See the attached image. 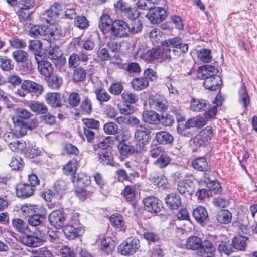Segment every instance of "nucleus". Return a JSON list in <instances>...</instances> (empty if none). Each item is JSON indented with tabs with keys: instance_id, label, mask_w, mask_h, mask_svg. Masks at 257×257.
<instances>
[{
	"instance_id": "obj_48",
	"label": "nucleus",
	"mask_w": 257,
	"mask_h": 257,
	"mask_svg": "<svg viewBox=\"0 0 257 257\" xmlns=\"http://www.w3.org/2000/svg\"><path fill=\"white\" fill-rule=\"evenodd\" d=\"M29 35L34 38L46 36L45 25H33L30 28Z\"/></svg>"
},
{
	"instance_id": "obj_39",
	"label": "nucleus",
	"mask_w": 257,
	"mask_h": 257,
	"mask_svg": "<svg viewBox=\"0 0 257 257\" xmlns=\"http://www.w3.org/2000/svg\"><path fill=\"white\" fill-rule=\"evenodd\" d=\"M28 106L32 111L39 115L46 114L48 112V108L43 102L31 101Z\"/></svg>"
},
{
	"instance_id": "obj_19",
	"label": "nucleus",
	"mask_w": 257,
	"mask_h": 257,
	"mask_svg": "<svg viewBox=\"0 0 257 257\" xmlns=\"http://www.w3.org/2000/svg\"><path fill=\"white\" fill-rule=\"evenodd\" d=\"M63 231L66 237L69 240H73L76 237L81 236L84 232L83 227H77L70 224L64 225Z\"/></svg>"
},
{
	"instance_id": "obj_57",
	"label": "nucleus",
	"mask_w": 257,
	"mask_h": 257,
	"mask_svg": "<svg viewBox=\"0 0 257 257\" xmlns=\"http://www.w3.org/2000/svg\"><path fill=\"white\" fill-rule=\"evenodd\" d=\"M74 25L81 30H85L89 26V21L86 17L83 15L78 16L75 18Z\"/></svg>"
},
{
	"instance_id": "obj_47",
	"label": "nucleus",
	"mask_w": 257,
	"mask_h": 257,
	"mask_svg": "<svg viewBox=\"0 0 257 257\" xmlns=\"http://www.w3.org/2000/svg\"><path fill=\"white\" fill-rule=\"evenodd\" d=\"M78 164L75 159H72L68 162L63 168V172L67 175H72V177L77 171Z\"/></svg>"
},
{
	"instance_id": "obj_12",
	"label": "nucleus",
	"mask_w": 257,
	"mask_h": 257,
	"mask_svg": "<svg viewBox=\"0 0 257 257\" xmlns=\"http://www.w3.org/2000/svg\"><path fill=\"white\" fill-rule=\"evenodd\" d=\"M38 125V120L35 118L27 119L23 122L18 121V124L15 126L18 135L23 137L27 134L28 130H32Z\"/></svg>"
},
{
	"instance_id": "obj_4",
	"label": "nucleus",
	"mask_w": 257,
	"mask_h": 257,
	"mask_svg": "<svg viewBox=\"0 0 257 257\" xmlns=\"http://www.w3.org/2000/svg\"><path fill=\"white\" fill-rule=\"evenodd\" d=\"M159 51L158 47L147 50L146 45H138L137 50L133 54V58L135 59L140 58L145 62H151L160 59L161 51Z\"/></svg>"
},
{
	"instance_id": "obj_40",
	"label": "nucleus",
	"mask_w": 257,
	"mask_h": 257,
	"mask_svg": "<svg viewBox=\"0 0 257 257\" xmlns=\"http://www.w3.org/2000/svg\"><path fill=\"white\" fill-rule=\"evenodd\" d=\"M149 84V81L146 77H144L134 78L131 83L132 88L136 91H140L146 88Z\"/></svg>"
},
{
	"instance_id": "obj_56",
	"label": "nucleus",
	"mask_w": 257,
	"mask_h": 257,
	"mask_svg": "<svg viewBox=\"0 0 257 257\" xmlns=\"http://www.w3.org/2000/svg\"><path fill=\"white\" fill-rule=\"evenodd\" d=\"M14 67V63L11 59L7 56H0V68L4 71H10Z\"/></svg>"
},
{
	"instance_id": "obj_37",
	"label": "nucleus",
	"mask_w": 257,
	"mask_h": 257,
	"mask_svg": "<svg viewBox=\"0 0 257 257\" xmlns=\"http://www.w3.org/2000/svg\"><path fill=\"white\" fill-rule=\"evenodd\" d=\"M45 219L44 216L37 212L28 219V224L32 227H37L38 229H40L43 226Z\"/></svg>"
},
{
	"instance_id": "obj_8",
	"label": "nucleus",
	"mask_w": 257,
	"mask_h": 257,
	"mask_svg": "<svg viewBox=\"0 0 257 257\" xmlns=\"http://www.w3.org/2000/svg\"><path fill=\"white\" fill-rule=\"evenodd\" d=\"M143 202L145 210L155 214L159 213L163 207L161 201L155 196L146 197Z\"/></svg>"
},
{
	"instance_id": "obj_35",
	"label": "nucleus",
	"mask_w": 257,
	"mask_h": 257,
	"mask_svg": "<svg viewBox=\"0 0 257 257\" xmlns=\"http://www.w3.org/2000/svg\"><path fill=\"white\" fill-rule=\"evenodd\" d=\"M142 118L145 122L150 124H157L160 122L159 115L154 111L144 112Z\"/></svg>"
},
{
	"instance_id": "obj_2",
	"label": "nucleus",
	"mask_w": 257,
	"mask_h": 257,
	"mask_svg": "<svg viewBox=\"0 0 257 257\" xmlns=\"http://www.w3.org/2000/svg\"><path fill=\"white\" fill-rule=\"evenodd\" d=\"M162 45L166 48L158 47L160 52V58L166 62H169L171 59V51L175 56L178 57L188 50V45L182 42L181 39L174 37L165 40L161 42Z\"/></svg>"
},
{
	"instance_id": "obj_6",
	"label": "nucleus",
	"mask_w": 257,
	"mask_h": 257,
	"mask_svg": "<svg viewBox=\"0 0 257 257\" xmlns=\"http://www.w3.org/2000/svg\"><path fill=\"white\" fill-rule=\"evenodd\" d=\"M130 33V26L124 21L118 20L113 22L111 32V39H114L115 37L118 38L126 37Z\"/></svg>"
},
{
	"instance_id": "obj_42",
	"label": "nucleus",
	"mask_w": 257,
	"mask_h": 257,
	"mask_svg": "<svg viewBox=\"0 0 257 257\" xmlns=\"http://www.w3.org/2000/svg\"><path fill=\"white\" fill-rule=\"evenodd\" d=\"M48 77L47 82L48 86L50 88L57 90L61 87L63 83V79L61 77L57 75H54Z\"/></svg>"
},
{
	"instance_id": "obj_7",
	"label": "nucleus",
	"mask_w": 257,
	"mask_h": 257,
	"mask_svg": "<svg viewBox=\"0 0 257 257\" xmlns=\"http://www.w3.org/2000/svg\"><path fill=\"white\" fill-rule=\"evenodd\" d=\"M140 247V241L138 238L130 237L120 245L118 250L122 255H132L134 254Z\"/></svg>"
},
{
	"instance_id": "obj_28",
	"label": "nucleus",
	"mask_w": 257,
	"mask_h": 257,
	"mask_svg": "<svg viewBox=\"0 0 257 257\" xmlns=\"http://www.w3.org/2000/svg\"><path fill=\"white\" fill-rule=\"evenodd\" d=\"M15 111V117H14L13 120L15 126L18 124V121L23 122L33 116L30 112L23 108H17Z\"/></svg>"
},
{
	"instance_id": "obj_11",
	"label": "nucleus",
	"mask_w": 257,
	"mask_h": 257,
	"mask_svg": "<svg viewBox=\"0 0 257 257\" xmlns=\"http://www.w3.org/2000/svg\"><path fill=\"white\" fill-rule=\"evenodd\" d=\"M36 61L38 65V70L41 75L46 77L53 75L54 67L52 63L45 60L44 58H42V56L38 58L36 56Z\"/></svg>"
},
{
	"instance_id": "obj_45",
	"label": "nucleus",
	"mask_w": 257,
	"mask_h": 257,
	"mask_svg": "<svg viewBox=\"0 0 257 257\" xmlns=\"http://www.w3.org/2000/svg\"><path fill=\"white\" fill-rule=\"evenodd\" d=\"M171 160L169 155L163 154L153 162V165L160 169H164L170 164Z\"/></svg>"
},
{
	"instance_id": "obj_16",
	"label": "nucleus",
	"mask_w": 257,
	"mask_h": 257,
	"mask_svg": "<svg viewBox=\"0 0 257 257\" xmlns=\"http://www.w3.org/2000/svg\"><path fill=\"white\" fill-rule=\"evenodd\" d=\"M151 131L148 127L140 126L135 132V138L144 146L151 139Z\"/></svg>"
},
{
	"instance_id": "obj_1",
	"label": "nucleus",
	"mask_w": 257,
	"mask_h": 257,
	"mask_svg": "<svg viewBox=\"0 0 257 257\" xmlns=\"http://www.w3.org/2000/svg\"><path fill=\"white\" fill-rule=\"evenodd\" d=\"M216 238L215 235H209L206 239L202 241L197 236H191L187 239L186 246L188 249L197 250L199 257H213L216 251L214 244Z\"/></svg>"
},
{
	"instance_id": "obj_22",
	"label": "nucleus",
	"mask_w": 257,
	"mask_h": 257,
	"mask_svg": "<svg viewBox=\"0 0 257 257\" xmlns=\"http://www.w3.org/2000/svg\"><path fill=\"white\" fill-rule=\"evenodd\" d=\"M62 6L61 4L58 2H55L50 6L49 9L45 11L44 14L47 16L48 19H46V22L50 23V21L53 19L57 18L60 13L62 11Z\"/></svg>"
},
{
	"instance_id": "obj_44",
	"label": "nucleus",
	"mask_w": 257,
	"mask_h": 257,
	"mask_svg": "<svg viewBox=\"0 0 257 257\" xmlns=\"http://www.w3.org/2000/svg\"><path fill=\"white\" fill-rule=\"evenodd\" d=\"M21 211L22 215L25 217L30 218L36 212H39L38 207L36 205L32 204H25L21 206Z\"/></svg>"
},
{
	"instance_id": "obj_29",
	"label": "nucleus",
	"mask_w": 257,
	"mask_h": 257,
	"mask_svg": "<svg viewBox=\"0 0 257 257\" xmlns=\"http://www.w3.org/2000/svg\"><path fill=\"white\" fill-rule=\"evenodd\" d=\"M72 181L74 183H76V185L78 186V187L85 188L89 186L91 182L90 176L87 174L80 173L77 175V177L76 179L75 176L72 177Z\"/></svg>"
},
{
	"instance_id": "obj_31",
	"label": "nucleus",
	"mask_w": 257,
	"mask_h": 257,
	"mask_svg": "<svg viewBox=\"0 0 257 257\" xmlns=\"http://www.w3.org/2000/svg\"><path fill=\"white\" fill-rule=\"evenodd\" d=\"M193 168L199 171L206 172L210 170V165L205 157H198L192 162Z\"/></svg>"
},
{
	"instance_id": "obj_58",
	"label": "nucleus",
	"mask_w": 257,
	"mask_h": 257,
	"mask_svg": "<svg viewBox=\"0 0 257 257\" xmlns=\"http://www.w3.org/2000/svg\"><path fill=\"white\" fill-rule=\"evenodd\" d=\"M149 179L152 183L158 187L163 186L166 182V178L164 176H158L154 173L150 175Z\"/></svg>"
},
{
	"instance_id": "obj_54",
	"label": "nucleus",
	"mask_w": 257,
	"mask_h": 257,
	"mask_svg": "<svg viewBox=\"0 0 257 257\" xmlns=\"http://www.w3.org/2000/svg\"><path fill=\"white\" fill-rule=\"evenodd\" d=\"M86 70L81 67L76 68L73 72V81L74 82L83 81L86 77Z\"/></svg>"
},
{
	"instance_id": "obj_9",
	"label": "nucleus",
	"mask_w": 257,
	"mask_h": 257,
	"mask_svg": "<svg viewBox=\"0 0 257 257\" xmlns=\"http://www.w3.org/2000/svg\"><path fill=\"white\" fill-rule=\"evenodd\" d=\"M167 16L166 10L164 8L152 7L146 15L152 24H158L165 19Z\"/></svg>"
},
{
	"instance_id": "obj_10",
	"label": "nucleus",
	"mask_w": 257,
	"mask_h": 257,
	"mask_svg": "<svg viewBox=\"0 0 257 257\" xmlns=\"http://www.w3.org/2000/svg\"><path fill=\"white\" fill-rule=\"evenodd\" d=\"M48 219L50 225L56 229L62 228L66 221L64 213L60 210L53 211L49 214Z\"/></svg>"
},
{
	"instance_id": "obj_18",
	"label": "nucleus",
	"mask_w": 257,
	"mask_h": 257,
	"mask_svg": "<svg viewBox=\"0 0 257 257\" xmlns=\"http://www.w3.org/2000/svg\"><path fill=\"white\" fill-rule=\"evenodd\" d=\"M35 191L28 183H19L16 186V194L19 198H28L34 194Z\"/></svg>"
},
{
	"instance_id": "obj_55",
	"label": "nucleus",
	"mask_w": 257,
	"mask_h": 257,
	"mask_svg": "<svg viewBox=\"0 0 257 257\" xmlns=\"http://www.w3.org/2000/svg\"><path fill=\"white\" fill-rule=\"evenodd\" d=\"M234 247L231 243L228 242L222 241L218 246V250L221 253H224L226 255H229L234 251Z\"/></svg>"
},
{
	"instance_id": "obj_27",
	"label": "nucleus",
	"mask_w": 257,
	"mask_h": 257,
	"mask_svg": "<svg viewBox=\"0 0 257 257\" xmlns=\"http://www.w3.org/2000/svg\"><path fill=\"white\" fill-rule=\"evenodd\" d=\"M32 12L27 10L20 9L18 11V15L19 20L22 23L24 28L26 30L30 27L31 25V17Z\"/></svg>"
},
{
	"instance_id": "obj_61",
	"label": "nucleus",
	"mask_w": 257,
	"mask_h": 257,
	"mask_svg": "<svg viewBox=\"0 0 257 257\" xmlns=\"http://www.w3.org/2000/svg\"><path fill=\"white\" fill-rule=\"evenodd\" d=\"M111 225L116 228H121L124 225L123 216L119 214H113L110 217Z\"/></svg>"
},
{
	"instance_id": "obj_60",
	"label": "nucleus",
	"mask_w": 257,
	"mask_h": 257,
	"mask_svg": "<svg viewBox=\"0 0 257 257\" xmlns=\"http://www.w3.org/2000/svg\"><path fill=\"white\" fill-rule=\"evenodd\" d=\"M213 204L216 207L225 208L229 204V200L227 196H219L213 199Z\"/></svg>"
},
{
	"instance_id": "obj_46",
	"label": "nucleus",
	"mask_w": 257,
	"mask_h": 257,
	"mask_svg": "<svg viewBox=\"0 0 257 257\" xmlns=\"http://www.w3.org/2000/svg\"><path fill=\"white\" fill-rule=\"evenodd\" d=\"M206 124L205 121L202 117H198L188 119L187 121H184V125L187 126V128L191 127L201 128Z\"/></svg>"
},
{
	"instance_id": "obj_53",
	"label": "nucleus",
	"mask_w": 257,
	"mask_h": 257,
	"mask_svg": "<svg viewBox=\"0 0 257 257\" xmlns=\"http://www.w3.org/2000/svg\"><path fill=\"white\" fill-rule=\"evenodd\" d=\"M95 94L97 100L100 104H102L103 102L108 101L111 98L110 95L107 92L102 88L96 89L95 90Z\"/></svg>"
},
{
	"instance_id": "obj_36",
	"label": "nucleus",
	"mask_w": 257,
	"mask_h": 257,
	"mask_svg": "<svg viewBox=\"0 0 257 257\" xmlns=\"http://www.w3.org/2000/svg\"><path fill=\"white\" fill-rule=\"evenodd\" d=\"M239 101L244 107H246L250 103V99L245 83L242 82L238 91Z\"/></svg>"
},
{
	"instance_id": "obj_23",
	"label": "nucleus",
	"mask_w": 257,
	"mask_h": 257,
	"mask_svg": "<svg viewBox=\"0 0 257 257\" xmlns=\"http://www.w3.org/2000/svg\"><path fill=\"white\" fill-rule=\"evenodd\" d=\"M23 88H25L31 94L33 93L35 98L41 95L44 91V88L42 85L28 80L24 81Z\"/></svg>"
},
{
	"instance_id": "obj_41",
	"label": "nucleus",
	"mask_w": 257,
	"mask_h": 257,
	"mask_svg": "<svg viewBox=\"0 0 257 257\" xmlns=\"http://www.w3.org/2000/svg\"><path fill=\"white\" fill-rule=\"evenodd\" d=\"M101 247L104 252L108 254L115 249L114 241L110 237H105L101 240Z\"/></svg>"
},
{
	"instance_id": "obj_17",
	"label": "nucleus",
	"mask_w": 257,
	"mask_h": 257,
	"mask_svg": "<svg viewBox=\"0 0 257 257\" xmlns=\"http://www.w3.org/2000/svg\"><path fill=\"white\" fill-rule=\"evenodd\" d=\"M115 174L119 181H127L132 182L133 180L139 176V173L134 169H118Z\"/></svg>"
},
{
	"instance_id": "obj_32",
	"label": "nucleus",
	"mask_w": 257,
	"mask_h": 257,
	"mask_svg": "<svg viewBox=\"0 0 257 257\" xmlns=\"http://www.w3.org/2000/svg\"><path fill=\"white\" fill-rule=\"evenodd\" d=\"M46 36L50 35L54 39H59L62 36L61 27L58 24H51L49 26H45Z\"/></svg>"
},
{
	"instance_id": "obj_33",
	"label": "nucleus",
	"mask_w": 257,
	"mask_h": 257,
	"mask_svg": "<svg viewBox=\"0 0 257 257\" xmlns=\"http://www.w3.org/2000/svg\"><path fill=\"white\" fill-rule=\"evenodd\" d=\"M207 187L209 188L210 194H218L222 191V188L220 182L214 178L208 177L206 181H205Z\"/></svg>"
},
{
	"instance_id": "obj_49",
	"label": "nucleus",
	"mask_w": 257,
	"mask_h": 257,
	"mask_svg": "<svg viewBox=\"0 0 257 257\" xmlns=\"http://www.w3.org/2000/svg\"><path fill=\"white\" fill-rule=\"evenodd\" d=\"M29 50L34 53L35 58L36 56L41 58L42 56L40 54L42 49V43L38 40H30L28 46Z\"/></svg>"
},
{
	"instance_id": "obj_14",
	"label": "nucleus",
	"mask_w": 257,
	"mask_h": 257,
	"mask_svg": "<svg viewBox=\"0 0 257 257\" xmlns=\"http://www.w3.org/2000/svg\"><path fill=\"white\" fill-rule=\"evenodd\" d=\"M119 153L122 156L127 157L134 153H138L143 150V146L136 144L135 146L128 144L125 142H120L117 146Z\"/></svg>"
},
{
	"instance_id": "obj_63",
	"label": "nucleus",
	"mask_w": 257,
	"mask_h": 257,
	"mask_svg": "<svg viewBox=\"0 0 257 257\" xmlns=\"http://www.w3.org/2000/svg\"><path fill=\"white\" fill-rule=\"evenodd\" d=\"M163 152L164 149L162 146L158 144H151L149 151V155L151 157L158 158L160 155L163 154Z\"/></svg>"
},
{
	"instance_id": "obj_24",
	"label": "nucleus",
	"mask_w": 257,
	"mask_h": 257,
	"mask_svg": "<svg viewBox=\"0 0 257 257\" xmlns=\"http://www.w3.org/2000/svg\"><path fill=\"white\" fill-rule=\"evenodd\" d=\"M190 109L194 112H201L210 108V103L205 99H193L190 102Z\"/></svg>"
},
{
	"instance_id": "obj_38",
	"label": "nucleus",
	"mask_w": 257,
	"mask_h": 257,
	"mask_svg": "<svg viewBox=\"0 0 257 257\" xmlns=\"http://www.w3.org/2000/svg\"><path fill=\"white\" fill-rule=\"evenodd\" d=\"M248 238L242 235L234 237L232 241V244L234 249L240 251H244L247 246Z\"/></svg>"
},
{
	"instance_id": "obj_26",
	"label": "nucleus",
	"mask_w": 257,
	"mask_h": 257,
	"mask_svg": "<svg viewBox=\"0 0 257 257\" xmlns=\"http://www.w3.org/2000/svg\"><path fill=\"white\" fill-rule=\"evenodd\" d=\"M166 204L168 208L171 209H177L181 205L180 196L175 193H171L165 198Z\"/></svg>"
},
{
	"instance_id": "obj_59",
	"label": "nucleus",
	"mask_w": 257,
	"mask_h": 257,
	"mask_svg": "<svg viewBox=\"0 0 257 257\" xmlns=\"http://www.w3.org/2000/svg\"><path fill=\"white\" fill-rule=\"evenodd\" d=\"M9 166L12 170H21L24 167V163L20 156L17 155L11 158Z\"/></svg>"
},
{
	"instance_id": "obj_21",
	"label": "nucleus",
	"mask_w": 257,
	"mask_h": 257,
	"mask_svg": "<svg viewBox=\"0 0 257 257\" xmlns=\"http://www.w3.org/2000/svg\"><path fill=\"white\" fill-rule=\"evenodd\" d=\"M61 94L57 92L46 93L44 98L46 102L53 108H59L63 105Z\"/></svg>"
},
{
	"instance_id": "obj_62",
	"label": "nucleus",
	"mask_w": 257,
	"mask_h": 257,
	"mask_svg": "<svg viewBox=\"0 0 257 257\" xmlns=\"http://www.w3.org/2000/svg\"><path fill=\"white\" fill-rule=\"evenodd\" d=\"M9 147L13 151L19 152H22L26 148V144L23 140H16L9 144Z\"/></svg>"
},
{
	"instance_id": "obj_13",
	"label": "nucleus",
	"mask_w": 257,
	"mask_h": 257,
	"mask_svg": "<svg viewBox=\"0 0 257 257\" xmlns=\"http://www.w3.org/2000/svg\"><path fill=\"white\" fill-rule=\"evenodd\" d=\"M195 183L190 179L180 180L177 183V189L179 193L192 195L195 191Z\"/></svg>"
},
{
	"instance_id": "obj_52",
	"label": "nucleus",
	"mask_w": 257,
	"mask_h": 257,
	"mask_svg": "<svg viewBox=\"0 0 257 257\" xmlns=\"http://www.w3.org/2000/svg\"><path fill=\"white\" fill-rule=\"evenodd\" d=\"M53 188L55 194L61 197L67 189V183L64 180H59L54 183Z\"/></svg>"
},
{
	"instance_id": "obj_30",
	"label": "nucleus",
	"mask_w": 257,
	"mask_h": 257,
	"mask_svg": "<svg viewBox=\"0 0 257 257\" xmlns=\"http://www.w3.org/2000/svg\"><path fill=\"white\" fill-rule=\"evenodd\" d=\"M155 138L158 143L162 145H172L174 140L173 136L165 131L157 132L155 134Z\"/></svg>"
},
{
	"instance_id": "obj_64",
	"label": "nucleus",
	"mask_w": 257,
	"mask_h": 257,
	"mask_svg": "<svg viewBox=\"0 0 257 257\" xmlns=\"http://www.w3.org/2000/svg\"><path fill=\"white\" fill-rule=\"evenodd\" d=\"M122 101L128 104H135L138 101V96L130 92H124L121 94Z\"/></svg>"
},
{
	"instance_id": "obj_34",
	"label": "nucleus",
	"mask_w": 257,
	"mask_h": 257,
	"mask_svg": "<svg viewBox=\"0 0 257 257\" xmlns=\"http://www.w3.org/2000/svg\"><path fill=\"white\" fill-rule=\"evenodd\" d=\"M12 225L14 229L21 234L30 232L28 224L21 219H14L12 220Z\"/></svg>"
},
{
	"instance_id": "obj_50",
	"label": "nucleus",
	"mask_w": 257,
	"mask_h": 257,
	"mask_svg": "<svg viewBox=\"0 0 257 257\" xmlns=\"http://www.w3.org/2000/svg\"><path fill=\"white\" fill-rule=\"evenodd\" d=\"M216 218L220 223L228 224L231 221L232 214L227 210H222L218 212Z\"/></svg>"
},
{
	"instance_id": "obj_15",
	"label": "nucleus",
	"mask_w": 257,
	"mask_h": 257,
	"mask_svg": "<svg viewBox=\"0 0 257 257\" xmlns=\"http://www.w3.org/2000/svg\"><path fill=\"white\" fill-rule=\"evenodd\" d=\"M192 215L197 223L202 226L206 225L210 221L208 212L203 206H199L194 209Z\"/></svg>"
},
{
	"instance_id": "obj_51",
	"label": "nucleus",
	"mask_w": 257,
	"mask_h": 257,
	"mask_svg": "<svg viewBox=\"0 0 257 257\" xmlns=\"http://www.w3.org/2000/svg\"><path fill=\"white\" fill-rule=\"evenodd\" d=\"M152 105L154 109L160 112H165L168 109V102L164 98H158L153 101Z\"/></svg>"
},
{
	"instance_id": "obj_43",
	"label": "nucleus",
	"mask_w": 257,
	"mask_h": 257,
	"mask_svg": "<svg viewBox=\"0 0 257 257\" xmlns=\"http://www.w3.org/2000/svg\"><path fill=\"white\" fill-rule=\"evenodd\" d=\"M30 257H54L52 250L46 247L33 249Z\"/></svg>"
},
{
	"instance_id": "obj_20",
	"label": "nucleus",
	"mask_w": 257,
	"mask_h": 257,
	"mask_svg": "<svg viewBox=\"0 0 257 257\" xmlns=\"http://www.w3.org/2000/svg\"><path fill=\"white\" fill-rule=\"evenodd\" d=\"M98 160L104 165L114 166L115 161L113 155L109 150H99L98 152Z\"/></svg>"
},
{
	"instance_id": "obj_25",
	"label": "nucleus",
	"mask_w": 257,
	"mask_h": 257,
	"mask_svg": "<svg viewBox=\"0 0 257 257\" xmlns=\"http://www.w3.org/2000/svg\"><path fill=\"white\" fill-rule=\"evenodd\" d=\"M112 24H113V22H112L110 17L108 15L104 14L100 18L99 28L103 34L109 32L111 35Z\"/></svg>"
},
{
	"instance_id": "obj_3",
	"label": "nucleus",
	"mask_w": 257,
	"mask_h": 257,
	"mask_svg": "<svg viewBox=\"0 0 257 257\" xmlns=\"http://www.w3.org/2000/svg\"><path fill=\"white\" fill-rule=\"evenodd\" d=\"M217 73L214 66L205 65L198 67L197 77L204 80L203 86L206 89L215 91L219 89L222 84L221 78L216 75Z\"/></svg>"
},
{
	"instance_id": "obj_5",
	"label": "nucleus",
	"mask_w": 257,
	"mask_h": 257,
	"mask_svg": "<svg viewBox=\"0 0 257 257\" xmlns=\"http://www.w3.org/2000/svg\"><path fill=\"white\" fill-rule=\"evenodd\" d=\"M36 235L29 234L25 233L19 236V242L25 246L30 247H37L41 245L43 240L40 237H43L45 234L43 232L39 231V233L35 232Z\"/></svg>"
}]
</instances>
